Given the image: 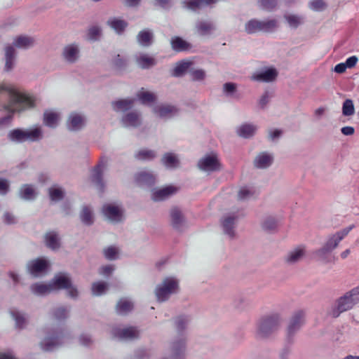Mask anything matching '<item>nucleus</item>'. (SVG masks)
I'll return each mask as SVG.
<instances>
[{
	"label": "nucleus",
	"instance_id": "423d86ee",
	"mask_svg": "<svg viewBox=\"0 0 359 359\" xmlns=\"http://www.w3.org/2000/svg\"><path fill=\"white\" fill-rule=\"evenodd\" d=\"M277 27L276 20H259L251 19L245 24V32L248 34H253L259 32H270Z\"/></svg>",
	"mask_w": 359,
	"mask_h": 359
},
{
	"label": "nucleus",
	"instance_id": "cd10ccee",
	"mask_svg": "<svg viewBox=\"0 0 359 359\" xmlns=\"http://www.w3.org/2000/svg\"><path fill=\"white\" fill-rule=\"evenodd\" d=\"M46 245L53 250H56L60 248V238L55 231H48L44 236Z\"/></svg>",
	"mask_w": 359,
	"mask_h": 359
},
{
	"label": "nucleus",
	"instance_id": "4be33fe9",
	"mask_svg": "<svg viewBox=\"0 0 359 359\" xmlns=\"http://www.w3.org/2000/svg\"><path fill=\"white\" fill-rule=\"evenodd\" d=\"M5 65L4 71L9 72L13 70L15 65L16 51L11 46H8L5 48Z\"/></svg>",
	"mask_w": 359,
	"mask_h": 359
},
{
	"label": "nucleus",
	"instance_id": "052dcab7",
	"mask_svg": "<svg viewBox=\"0 0 359 359\" xmlns=\"http://www.w3.org/2000/svg\"><path fill=\"white\" fill-rule=\"evenodd\" d=\"M163 163L168 167H174L177 162L176 156L172 154H166L162 158Z\"/></svg>",
	"mask_w": 359,
	"mask_h": 359
},
{
	"label": "nucleus",
	"instance_id": "13d9d810",
	"mask_svg": "<svg viewBox=\"0 0 359 359\" xmlns=\"http://www.w3.org/2000/svg\"><path fill=\"white\" fill-rule=\"evenodd\" d=\"M253 196V192L246 187L241 188L238 193V199L245 201Z\"/></svg>",
	"mask_w": 359,
	"mask_h": 359
},
{
	"label": "nucleus",
	"instance_id": "4c0bfd02",
	"mask_svg": "<svg viewBox=\"0 0 359 359\" xmlns=\"http://www.w3.org/2000/svg\"><path fill=\"white\" fill-rule=\"evenodd\" d=\"M112 108L115 111H126L132 108L133 105V99L119 100L111 103Z\"/></svg>",
	"mask_w": 359,
	"mask_h": 359
},
{
	"label": "nucleus",
	"instance_id": "7c9ffc66",
	"mask_svg": "<svg viewBox=\"0 0 359 359\" xmlns=\"http://www.w3.org/2000/svg\"><path fill=\"white\" fill-rule=\"evenodd\" d=\"M60 115L52 110H46L43 113V123L51 128H55L58 124Z\"/></svg>",
	"mask_w": 359,
	"mask_h": 359
},
{
	"label": "nucleus",
	"instance_id": "dca6fc26",
	"mask_svg": "<svg viewBox=\"0 0 359 359\" xmlns=\"http://www.w3.org/2000/svg\"><path fill=\"white\" fill-rule=\"evenodd\" d=\"M273 155L266 151L259 152L253 161V165L258 169H266L273 162Z\"/></svg>",
	"mask_w": 359,
	"mask_h": 359
},
{
	"label": "nucleus",
	"instance_id": "72a5a7b5",
	"mask_svg": "<svg viewBox=\"0 0 359 359\" xmlns=\"http://www.w3.org/2000/svg\"><path fill=\"white\" fill-rule=\"evenodd\" d=\"M197 32L201 36L210 34L215 30V25L210 21H199L196 25Z\"/></svg>",
	"mask_w": 359,
	"mask_h": 359
},
{
	"label": "nucleus",
	"instance_id": "864d4df0",
	"mask_svg": "<svg viewBox=\"0 0 359 359\" xmlns=\"http://www.w3.org/2000/svg\"><path fill=\"white\" fill-rule=\"evenodd\" d=\"M331 252L332 251H330L325 245H323L322 248L316 250L313 253L319 259V260L324 263H328L330 260L327 257V254Z\"/></svg>",
	"mask_w": 359,
	"mask_h": 359
},
{
	"label": "nucleus",
	"instance_id": "c03bdc74",
	"mask_svg": "<svg viewBox=\"0 0 359 359\" xmlns=\"http://www.w3.org/2000/svg\"><path fill=\"white\" fill-rule=\"evenodd\" d=\"M170 43L172 48L177 52L187 50L190 48L189 43L179 36L172 37Z\"/></svg>",
	"mask_w": 359,
	"mask_h": 359
},
{
	"label": "nucleus",
	"instance_id": "2f4dec72",
	"mask_svg": "<svg viewBox=\"0 0 359 359\" xmlns=\"http://www.w3.org/2000/svg\"><path fill=\"white\" fill-rule=\"evenodd\" d=\"M10 314L15 322V327L19 329L24 328L27 323V316L17 309H11Z\"/></svg>",
	"mask_w": 359,
	"mask_h": 359
},
{
	"label": "nucleus",
	"instance_id": "b1692460",
	"mask_svg": "<svg viewBox=\"0 0 359 359\" xmlns=\"http://www.w3.org/2000/svg\"><path fill=\"white\" fill-rule=\"evenodd\" d=\"M122 123L125 127H138L142 123L141 116L136 111H130L123 116Z\"/></svg>",
	"mask_w": 359,
	"mask_h": 359
},
{
	"label": "nucleus",
	"instance_id": "a878e982",
	"mask_svg": "<svg viewBox=\"0 0 359 359\" xmlns=\"http://www.w3.org/2000/svg\"><path fill=\"white\" fill-rule=\"evenodd\" d=\"M62 55L69 63L75 62L79 57V48L76 44H70L64 48Z\"/></svg>",
	"mask_w": 359,
	"mask_h": 359
},
{
	"label": "nucleus",
	"instance_id": "a18cd8bd",
	"mask_svg": "<svg viewBox=\"0 0 359 359\" xmlns=\"http://www.w3.org/2000/svg\"><path fill=\"white\" fill-rule=\"evenodd\" d=\"M8 137L11 141L18 143L27 142L25 138V130L20 128L11 130L8 134Z\"/></svg>",
	"mask_w": 359,
	"mask_h": 359
},
{
	"label": "nucleus",
	"instance_id": "c9c22d12",
	"mask_svg": "<svg viewBox=\"0 0 359 359\" xmlns=\"http://www.w3.org/2000/svg\"><path fill=\"white\" fill-rule=\"evenodd\" d=\"M37 195L35 189L32 185L24 184L19 191V196L21 198L27 201L34 200Z\"/></svg>",
	"mask_w": 359,
	"mask_h": 359
},
{
	"label": "nucleus",
	"instance_id": "5701e85b",
	"mask_svg": "<svg viewBox=\"0 0 359 359\" xmlns=\"http://www.w3.org/2000/svg\"><path fill=\"white\" fill-rule=\"evenodd\" d=\"M135 178L137 183L140 186H151L156 181V176L151 172L147 170L137 172Z\"/></svg>",
	"mask_w": 359,
	"mask_h": 359
},
{
	"label": "nucleus",
	"instance_id": "79ce46f5",
	"mask_svg": "<svg viewBox=\"0 0 359 359\" xmlns=\"http://www.w3.org/2000/svg\"><path fill=\"white\" fill-rule=\"evenodd\" d=\"M133 308L132 302L127 299H121L116 306V312L120 315H126Z\"/></svg>",
	"mask_w": 359,
	"mask_h": 359
},
{
	"label": "nucleus",
	"instance_id": "a211bd4d",
	"mask_svg": "<svg viewBox=\"0 0 359 359\" xmlns=\"http://www.w3.org/2000/svg\"><path fill=\"white\" fill-rule=\"evenodd\" d=\"M85 117L80 114L74 112L70 114L67 119V127L71 131H78L85 126Z\"/></svg>",
	"mask_w": 359,
	"mask_h": 359
},
{
	"label": "nucleus",
	"instance_id": "9b49d317",
	"mask_svg": "<svg viewBox=\"0 0 359 359\" xmlns=\"http://www.w3.org/2000/svg\"><path fill=\"white\" fill-rule=\"evenodd\" d=\"M111 332L114 338L120 340H132L137 339L140 336L139 330L135 327L126 328L116 327L111 329Z\"/></svg>",
	"mask_w": 359,
	"mask_h": 359
},
{
	"label": "nucleus",
	"instance_id": "473e14b6",
	"mask_svg": "<svg viewBox=\"0 0 359 359\" xmlns=\"http://www.w3.org/2000/svg\"><path fill=\"white\" fill-rule=\"evenodd\" d=\"M235 220L236 217L233 216H227L224 217L222 221V226L223 231L225 234L228 235L230 238H233L235 235Z\"/></svg>",
	"mask_w": 359,
	"mask_h": 359
},
{
	"label": "nucleus",
	"instance_id": "338daca9",
	"mask_svg": "<svg viewBox=\"0 0 359 359\" xmlns=\"http://www.w3.org/2000/svg\"><path fill=\"white\" fill-rule=\"evenodd\" d=\"M191 76L194 81H201L205 76V73L202 69H196L191 72Z\"/></svg>",
	"mask_w": 359,
	"mask_h": 359
},
{
	"label": "nucleus",
	"instance_id": "4d7b16f0",
	"mask_svg": "<svg viewBox=\"0 0 359 359\" xmlns=\"http://www.w3.org/2000/svg\"><path fill=\"white\" fill-rule=\"evenodd\" d=\"M326 7V4L323 0H311L309 2V8L314 11H323Z\"/></svg>",
	"mask_w": 359,
	"mask_h": 359
},
{
	"label": "nucleus",
	"instance_id": "aec40b11",
	"mask_svg": "<svg viewBox=\"0 0 359 359\" xmlns=\"http://www.w3.org/2000/svg\"><path fill=\"white\" fill-rule=\"evenodd\" d=\"M154 112L163 118H170L178 114V109L170 104H161L154 108Z\"/></svg>",
	"mask_w": 359,
	"mask_h": 359
},
{
	"label": "nucleus",
	"instance_id": "39448f33",
	"mask_svg": "<svg viewBox=\"0 0 359 359\" xmlns=\"http://www.w3.org/2000/svg\"><path fill=\"white\" fill-rule=\"evenodd\" d=\"M179 290V281L175 277L169 276L163 279L155 288L154 293L158 302L168 300L171 295Z\"/></svg>",
	"mask_w": 359,
	"mask_h": 359
},
{
	"label": "nucleus",
	"instance_id": "de8ad7c7",
	"mask_svg": "<svg viewBox=\"0 0 359 359\" xmlns=\"http://www.w3.org/2000/svg\"><path fill=\"white\" fill-rule=\"evenodd\" d=\"M80 218L84 224L88 226L93 224L94 220L92 210L88 206L83 207L80 212Z\"/></svg>",
	"mask_w": 359,
	"mask_h": 359
},
{
	"label": "nucleus",
	"instance_id": "58836bf2",
	"mask_svg": "<svg viewBox=\"0 0 359 359\" xmlns=\"http://www.w3.org/2000/svg\"><path fill=\"white\" fill-rule=\"evenodd\" d=\"M107 25L118 34H121L128 26V23L125 20L116 18H109Z\"/></svg>",
	"mask_w": 359,
	"mask_h": 359
},
{
	"label": "nucleus",
	"instance_id": "7ed1b4c3",
	"mask_svg": "<svg viewBox=\"0 0 359 359\" xmlns=\"http://www.w3.org/2000/svg\"><path fill=\"white\" fill-rule=\"evenodd\" d=\"M359 302V287L352 289L341 297L330 311V315L337 318L341 313L351 309Z\"/></svg>",
	"mask_w": 359,
	"mask_h": 359
},
{
	"label": "nucleus",
	"instance_id": "bf43d9fd",
	"mask_svg": "<svg viewBox=\"0 0 359 359\" xmlns=\"http://www.w3.org/2000/svg\"><path fill=\"white\" fill-rule=\"evenodd\" d=\"M101 30L98 27L94 26L90 27L88 32V39L91 41L98 40Z\"/></svg>",
	"mask_w": 359,
	"mask_h": 359
},
{
	"label": "nucleus",
	"instance_id": "f704fd0d",
	"mask_svg": "<svg viewBox=\"0 0 359 359\" xmlns=\"http://www.w3.org/2000/svg\"><path fill=\"white\" fill-rule=\"evenodd\" d=\"M48 196L53 202L62 201L65 196V190L57 184H54L48 189Z\"/></svg>",
	"mask_w": 359,
	"mask_h": 359
},
{
	"label": "nucleus",
	"instance_id": "37998d69",
	"mask_svg": "<svg viewBox=\"0 0 359 359\" xmlns=\"http://www.w3.org/2000/svg\"><path fill=\"white\" fill-rule=\"evenodd\" d=\"M138 161H151L156 156L155 151L147 149H142L137 151L134 155Z\"/></svg>",
	"mask_w": 359,
	"mask_h": 359
},
{
	"label": "nucleus",
	"instance_id": "2eb2a0df",
	"mask_svg": "<svg viewBox=\"0 0 359 359\" xmlns=\"http://www.w3.org/2000/svg\"><path fill=\"white\" fill-rule=\"evenodd\" d=\"M106 168V163L103 161H101L93 170L91 174V180L93 183L95 184L96 188L102 191L104 187V183L103 182V173Z\"/></svg>",
	"mask_w": 359,
	"mask_h": 359
},
{
	"label": "nucleus",
	"instance_id": "0e129e2a",
	"mask_svg": "<svg viewBox=\"0 0 359 359\" xmlns=\"http://www.w3.org/2000/svg\"><path fill=\"white\" fill-rule=\"evenodd\" d=\"M291 348L290 346L286 345L283 346L280 351L278 353L279 359H291Z\"/></svg>",
	"mask_w": 359,
	"mask_h": 359
},
{
	"label": "nucleus",
	"instance_id": "f3484780",
	"mask_svg": "<svg viewBox=\"0 0 359 359\" xmlns=\"http://www.w3.org/2000/svg\"><path fill=\"white\" fill-rule=\"evenodd\" d=\"M177 191V189L173 186L154 189L151 194V199L156 202L162 201L176 194Z\"/></svg>",
	"mask_w": 359,
	"mask_h": 359
},
{
	"label": "nucleus",
	"instance_id": "f257e3e1",
	"mask_svg": "<svg viewBox=\"0 0 359 359\" xmlns=\"http://www.w3.org/2000/svg\"><path fill=\"white\" fill-rule=\"evenodd\" d=\"M3 95H6L8 102L2 104V109L10 113L21 111L34 106L32 97L20 93L11 85L0 84V102H3Z\"/></svg>",
	"mask_w": 359,
	"mask_h": 359
},
{
	"label": "nucleus",
	"instance_id": "bb28decb",
	"mask_svg": "<svg viewBox=\"0 0 359 359\" xmlns=\"http://www.w3.org/2000/svg\"><path fill=\"white\" fill-rule=\"evenodd\" d=\"M31 292L37 296H44L53 291V284L50 281L48 283H36L30 286Z\"/></svg>",
	"mask_w": 359,
	"mask_h": 359
},
{
	"label": "nucleus",
	"instance_id": "680f3d73",
	"mask_svg": "<svg viewBox=\"0 0 359 359\" xmlns=\"http://www.w3.org/2000/svg\"><path fill=\"white\" fill-rule=\"evenodd\" d=\"M259 6L266 11H271L277 5V0H260Z\"/></svg>",
	"mask_w": 359,
	"mask_h": 359
},
{
	"label": "nucleus",
	"instance_id": "20e7f679",
	"mask_svg": "<svg viewBox=\"0 0 359 359\" xmlns=\"http://www.w3.org/2000/svg\"><path fill=\"white\" fill-rule=\"evenodd\" d=\"M280 325V318L278 315L267 316L262 318L257 324V337L259 339H268L277 332Z\"/></svg>",
	"mask_w": 359,
	"mask_h": 359
},
{
	"label": "nucleus",
	"instance_id": "393cba45",
	"mask_svg": "<svg viewBox=\"0 0 359 359\" xmlns=\"http://www.w3.org/2000/svg\"><path fill=\"white\" fill-rule=\"evenodd\" d=\"M50 283L53 284V290L67 289L69 287L70 285L72 284L69 276L66 273H60L56 275L50 281Z\"/></svg>",
	"mask_w": 359,
	"mask_h": 359
},
{
	"label": "nucleus",
	"instance_id": "774afa93",
	"mask_svg": "<svg viewBox=\"0 0 359 359\" xmlns=\"http://www.w3.org/2000/svg\"><path fill=\"white\" fill-rule=\"evenodd\" d=\"M79 341L81 345L89 346L93 344V339L89 334H83L80 336Z\"/></svg>",
	"mask_w": 359,
	"mask_h": 359
},
{
	"label": "nucleus",
	"instance_id": "1a4fd4ad",
	"mask_svg": "<svg viewBox=\"0 0 359 359\" xmlns=\"http://www.w3.org/2000/svg\"><path fill=\"white\" fill-rule=\"evenodd\" d=\"M102 212L106 219L111 223L116 224L123 221V209L113 204H106L102 207Z\"/></svg>",
	"mask_w": 359,
	"mask_h": 359
},
{
	"label": "nucleus",
	"instance_id": "a19ab883",
	"mask_svg": "<svg viewBox=\"0 0 359 359\" xmlns=\"http://www.w3.org/2000/svg\"><path fill=\"white\" fill-rule=\"evenodd\" d=\"M69 309L66 306H60L54 308L51 311L53 318L57 321H62L69 316Z\"/></svg>",
	"mask_w": 359,
	"mask_h": 359
},
{
	"label": "nucleus",
	"instance_id": "ea45409f",
	"mask_svg": "<svg viewBox=\"0 0 359 359\" xmlns=\"http://www.w3.org/2000/svg\"><path fill=\"white\" fill-rule=\"evenodd\" d=\"M137 42L142 46H149L152 43L153 34L149 29H144L137 36Z\"/></svg>",
	"mask_w": 359,
	"mask_h": 359
},
{
	"label": "nucleus",
	"instance_id": "5fc2aeb1",
	"mask_svg": "<svg viewBox=\"0 0 359 359\" xmlns=\"http://www.w3.org/2000/svg\"><path fill=\"white\" fill-rule=\"evenodd\" d=\"M190 62H181L178 63L173 70L172 75L175 76H181L188 69Z\"/></svg>",
	"mask_w": 359,
	"mask_h": 359
},
{
	"label": "nucleus",
	"instance_id": "412c9836",
	"mask_svg": "<svg viewBox=\"0 0 359 359\" xmlns=\"http://www.w3.org/2000/svg\"><path fill=\"white\" fill-rule=\"evenodd\" d=\"M137 65L143 69H149L156 65V59L147 53H139L135 55Z\"/></svg>",
	"mask_w": 359,
	"mask_h": 359
},
{
	"label": "nucleus",
	"instance_id": "c85d7f7f",
	"mask_svg": "<svg viewBox=\"0 0 359 359\" xmlns=\"http://www.w3.org/2000/svg\"><path fill=\"white\" fill-rule=\"evenodd\" d=\"M34 43L35 40L33 37L25 35L17 36L13 42L15 47L22 49L30 48L34 46Z\"/></svg>",
	"mask_w": 359,
	"mask_h": 359
},
{
	"label": "nucleus",
	"instance_id": "6ab92c4d",
	"mask_svg": "<svg viewBox=\"0 0 359 359\" xmlns=\"http://www.w3.org/2000/svg\"><path fill=\"white\" fill-rule=\"evenodd\" d=\"M278 74V71L275 68L270 67L259 73L253 74L251 79L254 81L269 83L275 81Z\"/></svg>",
	"mask_w": 359,
	"mask_h": 359
},
{
	"label": "nucleus",
	"instance_id": "e2e57ef3",
	"mask_svg": "<svg viewBox=\"0 0 359 359\" xmlns=\"http://www.w3.org/2000/svg\"><path fill=\"white\" fill-rule=\"evenodd\" d=\"M138 96L143 103L154 102L156 98L155 95L150 92H141Z\"/></svg>",
	"mask_w": 359,
	"mask_h": 359
},
{
	"label": "nucleus",
	"instance_id": "8fccbe9b",
	"mask_svg": "<svg viewBox=\"0 0 359 359\" xmlns=\"http://www.w3.org/2000/svg\"><path fill=\"white\" fill-rule=\"evenodd\" d=\"M278 221L273 216H266L262 222V227L264 231H271L276 229Z\"/></svg>",
	"mask_w": 359,
	"mask_h": 359
},
{
	"label": "nucleus",
	"instance_id": "69168bd1",
	"mask_svg": "<svg viewBox=\"0 0 359 359\" xmlns=\"http://www.w3.org/2000/svg\"><path fill=\"white\" fill-rule=\"evenodd\" d=\"M281 135H282V130H280L279 129L268 130V139L270 141L273 142V141L277 140L278 138H280Z\"/></svg>",
	"mask_w": 359,
	"mask_h": 359
},
{
	"label": "nucleus",
	"instance_id": "9d476101",
	"mask_svg": "<svg viewBox=\"0 0 359 359\" xmlns=\"http://www.w3.org/2000/svg\"><path fill=\"white\" fill-rule=\"evenodd\" d=\"M198 168L204 172H212L221 169L220 163L216 155H206L198 162Z\"/></svg>",
	"mask_w": 359,
	"mask_h": 359
},
{
	"label": "nucleus",
	"instance_id": "f03ea898",
	"mask_svg": "<svg viewBox=\"0 0 359 359\" xmlns=\"http://www.w3.org/2000/svg\"><path fill=\"white\" fill-rule=\"evenodd\" d=\"M190 323L188 316H180L174 320V325L179 338L171 342L170 346V358L162 359H184L185 353V330Z\"/></svg>",
	"mask_w": 359,
	"mask_h": 359
},
{
	"label": "nucleus",
	"instance_id": "6e6552de",
	"mask_svg": "<svg viewBox=\"0 0 359 359\" xmlns=\"http://www.w3.org/2000/svg\"><path fill=\"white\" fill-rule=\"evenodd\" d=\"M304 312L297 311L294 312L289 321L287 328V340L290 341L292 337L300 330L304 323Z\"/></svg>",
	"mask_w": 359,
	"mask_h": 359
},
{
	"label": "nucleus",
	"instance_id": "6e6d98bb",
	"mask_svg": "<svg viewBox=\"0 0 359 359\" xmlns=\"http://www.w3.org/2000/svg\"><path fill=\"white\" fill-rule=\"evenodd\" d=\"M103 252L107 259L115 260L118 257V250L114 246H109L104 249Z\"/></svg>",
	"mask_w": 359,
	"mask_h": 359
},
{
	"label": "nucleus",
	"instance_id": "09e8293b",
	"mask_svg": "<svg viewBox=\"0 0 359 359\" xmlns=\"http://www.w3.org/2000/svg\"><path fill=\"white\" fill-rule=\"evenodd\" d=\"M304 254V252L303 249H294L288 253L287 256L285 258V260L288 264H295L302 258Z\"/></svg>",
	"mask_w": 359,
	"mask_h": 359
},
{
	"label": "nucleus",
	"instance_id": "49530a36",
	"mask_svg": "<svg viewBox=\"0 0 359 359\" xmlns=\"http://www.w3.org/2000/svg\"><path fill=\"white\" fill-rule=\"evenodd\" d=\"M285 19L287 22L289 26L296 29L304 22V18L302 15L294 14H287L284 15Z\"/></svg>",
	"mask_w": 359,
	"mask_h": 359
},
{
	"label": "nucleus",
	"instance_id": "603ef678",
	"mask_svg": "<svg viewBox=\"0 0 359 359\" xmlns=\"http://www.w3.org/2000/svg\"><path fill=\"white\" fill-rule=\"evenodd\" d=\"M355 113V107L352 100L346 99L342 104V114L345 116H350Z\"/></svg>",
	"mask_w": 359,
	"mask_h": 359
},
{
	"label": "nucleus",
	"instance_id": "4468645a",
	"mask_svg": "<svg viewBox=\"0 0 359 359\" xmlns=\"http://www.w3.org/2000/svg\"><path fill=\"white\" fill-rule=\"evenodd\" d=\"M353 225H351L346 227L334 234L330 236L324 244L330 251L334 250L339 245V242L348 235V233L352 230Z\"/></svg>",
	"mask_w": 359,
	"mask_h": 359
},
{
	"label": "nucleus",
	"instance_id": "f8f14e48",
	"mask_svg": "<svg viewBox=\"0 0 359 359\" xmlns=\"http://www.w3.org/2000/svg\"><path fill=\"white\" fill-rule=\"evenodd\" d=\"M170 224L174 229L183 231L187 228V223L184 215L178 208H172L170 211Z\"/></svg>",
	"mask_w": 359,
	"mask_h": 359
},
{
	"label": "nucleus",
	"instance_id": "0eeeda50",
	"mask_svg": "<svg viewBox=\"0 0 359 359\" xmlns=\"http://www.w3.org/2000/svg\"><path fill=\"white\" fill-rule=\"evenodd\" d=\"M65 339V335L62 330H54L53 332H47L39 345L43 351H52L62 346Z\"/></svg>",
	"mask_w": 359,
	"mask_h": 359
},
{
	"label": "nucleus",
	"instance_id": "ddd939ff",
	"mask_svg": "<svg viewBox=\"0 0 359 359\" xmlns=\"http://www.w3.org/2000/svg\"><path fill=\"white\" fill-rule=\"evenodd\" d=\"M48 266V262L44 259H36L27 264V271L34 277L39 276Z\"/></svg>",
	"mask_w": 359,
	"mask_h": 359
},
{
	"label": "nucleus",
	"instance_id": "3c124183",
	"mask_svg": "<svg viewBox=\"0 0 359 359\" xmlns=\"http://www.w3.org/2000/svg\"><path fill=\"white\" fill-rule=\"evenodd\" d=\"M108 285L105 282H96L92 284V293L95 296L103 294L107 290Z\"/></svg>",
	"mask_w": 359,
	"mask_h": 359
},
{
	"label": "nucleus",
	"instance_id": "e433bc0d",
	"mask_svg": "<svg viewBox=\"0 0 359 359\" xmlns=\"http://www.w3.org/2000/svg\"><path fill=\"white\" fill-rule=\"evenodd\" d=\"M25 138L27 142H38L43 137V131L41 127H36L31 129H26Z\"/></svg>",
	"mask_w": 359,
	"mask_h": 359
},
{
	"label": "nucleus",
	"instance_id": "c756f323",
	"mask_svg": "<svg viewBox=\"0 0 359 359\" xmlns=\"http://www.w3.org/2000/svg\"><path fill=\"white\" fill-rule=\"evenodd\" d=\"M257 126L252 123H244L237 128V134L243 138H250L256 133Z\"/></svg>",
	"mask_w": 359,
	"mask_h": 359
}]
</instances>
